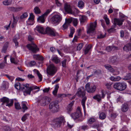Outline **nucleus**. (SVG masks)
Masks as SVG:
<instances>
[{
  "label": "nucleus",
  "mask_w": 131,
  "mask_h": 131,
  "mask_svg": "<svg viewBox=\"0 0 131 131\" xmlns=\"http://www.w3.org/2000/svg\"><path fill=\"white\" fill-rule=\"evenodd\" d=\"M29 85L28 84L24 85H21L19 82H17L15 84V88L18 90L21 89L22 90H24L26 88V89H25V91L27 94L29 95L30 94L31 91L33 90L38 89L39 90L37 91V92L39 90V86H34L29 87Z\"/></svg>",
  "instance_id": "nucleus-1"
},
{
  "label": "nucleus",
  "mask_w": 131,
  "mask_h": 131,
  "mask_svg": "<svg viewBox=\"0 0 131 131\" xmlns=\"http://www.w3.org/2000/svg\"><path fill=\"white\" fill-rule=\"evenodd\" d=\"M57 71V68L53 64L49 65L47 69V73L48 76H53Z\"/></svg>",
  "instance_id": "nucleus-2"
},
{
  "label": "nucleus",
  "mask_w": 131,
  "mask_h": 131,
  "mask_svg": "<svg viewBox=\"0 0 131 131\" xmlns=\"http://www.w3.org/2000/svg\"><path fill=\"white\" fill-rule=\"evenodd\" d=\"M50 101V99L48 97L39 96L37 100V102L40 105L44 106L48 104Z\"/></svg>",
  "instance_id": "nucleus-3"
},
{
  "label": "nucleus",
  "mask_w": 131,
  "mask_h": 131,
  "mask_svg": "<svg viewBox=\"0 0 131 131\" xmlns=\"http://www.w3.org/2000/svg\"><path fill=\"white\" fill-rule=\"evenodd\" d=\"M97 26L96 20L93 22L90 23L89 24V26L88 28L87 33L91 35H93Z\"/></svg>",
  "instance_id": "nucleus-4"
},
{
  "label": "nucleus",
  "mask_w": 131,
  "mask_h": 131,
  "mask_svg": "<svg viewBox=\"0 0 131 131\" xmlns=\"http://www.w3.org/2000/svg\"><path fill=\"white\" fill-rule=\"evenodd\" d=\"M1 101L2 102V104L5 105L6 106H8L9 107L13 104V100L9 99L8 98L4 97L1 99Z\"/></svg>",
  "instance_id": "nucleus-5"
},
{
  "label": "nucleus",
  "mask_w": 131,
  "mask_h": 131,
  "mask_svg": "<svg viewBox=\"0 0 131 131\" xmlns=\"http://www.w3.org/2000/svg\"><path fill=\"white\" fill-rule=\"evenodd\" d=\"M64 121V119L63 116H60L55 120L53 125L55 128L60 127L62 123Z\"/></svg>",
  "instance_id": "nucleus-6"
},
{
  "label": "nucleus",
  "mask_w": 131,
  "mask_h": 131,
  "mask_svg": "<svg viewBox=\"0 0 131 131\" xmlns=\"http://www.w3.org/2000/svg\"><path fill=\"white\" fill-rule=\"evenodd\" d=\"M49 109L53 112H57L59 110V105L56 102H53L51 103L49 105Z\"/></svg>",
  "instance_id": "nucleus-7"
},
{
  "label": "nucleus",
  "mask_w": 131,
  "mask_h": 131,
  "mask_svg": "<svg viewBox=\"0 0 131 131\" xmlns=\"http://www.w3.org/2000/svg\"><path fill=\"white\" fill-rule=\"evenodd\" d=\"M127 84L125 83L116 82L115 83V89L117 90L120 91H123L125 90Z\"/></svg>",
  "instance_id": "nucleus-8"
},
{
  "label": "nucleus",
  "mask_w": 131,
  "mask_h": 131,
  "mask_svg": "<svg viewBox=\"0 0 131 131\" xmlns=\"http://www.w3.org/2000/svg\"><path fill=\"white\" fill-rule=\"evenodd\" d=\"M45 32L46 34L51 36H55L58 35L54 29L49 27H47L46 28Z\"/></svg>",
  "instance_id": "nucleus-9"
},
{
  "label": "nucleus",
  "mask_w": 131,
  "mask_h": 131,
  "mask_svg": "<svg viewBox=\"0 0 131 131\" xmlns=\"http://www.w3.org/2000/svg\"><path fill=\"white\" fill-rule=\"evenodd\" d=\"M85 89L89 93L94 92L96 89V86L94 85L90 86L89 83H87L85 86Z\"/></svg>",
  "instance_id": "nucleus-10"
},
{
  "label": "nucleus",
  "mask_w": 131,
  "mask_h": 131,
  "mask_svg": "<svg viewBox=\"0 0 131 131\" xmlns=\"http://www.w3.org/2000/svg\"><path fill=\"white\" fill-rule=\"evenodd\" d=\"M81 115L80 108L79 107L77 108L76 112L72 113L71 114L70 116L74 119H75L81 116Z\"/></svg>",
  "instance_id": "nucleus-11"
},
{
  "label": "nucleus",
  "mask_w": 131,
  "mask_h": 131,
  "mask_svg": "<svg viewBox=\"0 0 131 131\" xmlns=\"http://www.w3.org/2000/svg\"><path fill=\"white\" fill-rule=\"evenodd\" d=\"M61 16L58 15H55L53 16L51 18V20L52 23L56 24L59 23L62 20Z\"/></svg>",
  "instance_id": "nucleus-12"
},
{
  "label": "nucleus",
  "mask_w": 131,
  "mask_h": 131,
  "mask_svg": "<svg viewBox=\"0 0 131 131\" xmlns=\"http://www.w3.org/2000/svg\"><path fill=\"white\" fill-rule=\"evenodd\" d=\"M76 94L79 97H83L85 95V92L84 88L83 87H81L78 88Z\"/></svg>",
  "instance_id": "nucleus-13"
},
{
  "label": "nucleus",
  "mask_w": 131,
  "mask_h": 131,
  "mask_svg": "<svg viewBox=\"0 0 131 131\" xmlns=\"http://www.w3.org/2000/svg\"><path fill=\"white\" fill-rule=\"evenodd\" d=\"M28 49L31 50L34 53H36L39 50V49L37 47L36 45L34 44H29L27 46Z\"/></svg>",
  "instance_id": "nucleus-14"
},
{
  "label": "nucleus",
  "mask_w": 131,
  "mask_h": 131,
  "mask_svg": "<svg viewBox=\"0 0 131 131\" xmlns=\"http://www.w3.org/2000/svg\"><path fill=\"white\" fill-rule=\"evenodd\" d=\"M101 92L102 96L100 94H97L93 96V98L96 100L98 102L101 101V99L104 98L105 96V92L103 90H102Z\"/></svg>",
  "instance_id": "nucleus-15"
},
{
  "label": "nucleus",
  "mask_w": 131,
  "mask_h": 131,
  "mask_svg": "<svg viewBox=\"0 0 131 131\" xmlns=\"http://www.w3.org/2000/svg\"><path fill=\"white\" fill-rule=\"evenodd\" d=\"M64 8L65 11L69 13L74 14V13L72 11L71 8L69 3H66L64 4Z\"/></svg>",
  "instance_id": "nucleus-16"
},
{
  "label": "nucleus",
  "mask_w": 131,
  "mask_h": 131,
  "mask_svg": "<svg viewBox=\"0 0 131 131\" xmlns=\"http://www.w3.org/2000/svg\"><path fill=\"white\" fill-rule=\"evenodd\" d=\"M35 31H37L39 32L41 34H45L44 32L43 28L40 26H37L35 29Z\"/></svg>",
  "instance_id": "nucleus-17"
},
{
  "label": "nucleus",
  "mask_w": 131,
  "mask_h": 131,
  "mask_svg": "<svg viewBox=\"0 0 131 131\" xmlns=\"http://www.w3.org/2000/svg\"><path fill=\"white\" fill-rule=\"evenodd\" d=\"M123 49L124 51L126 52L131 51V43H128L125 45Z\"/></svg>",
  "instance_id": "nucleus-18"
},
{
  "label": "nucleus",
  "mask_w": 131,
  "mask_h": 131,
  "mask_svg": "<svg viewBox=\"0 0 131 131\" xmlns=\"http://www.w3.org/2000/svg\"><path fill=\"white\" fill-rule=\"evenodd\" d=\"M34 18V16L32 13L30 14V17L28 18V20L27 21V23L28 25H31L32 24L30 23L32 21Z\"/></svg>",
  "instance_id": "nucleus-19"
},
{
  "label": "nucleus",
  "mask_w": 131,
  "mask_h": 131,
  "mask_svg": "<svg viewBox=\"0 0 131 131\" xmlns=\"http://www.w3.org/2000/svg\"><path fill=\"white\" fill-rule=\"evenodd\" d=\"M74 103V102L72 101L67 106V111L68 113H70L72 111V107Z\"/></svg>",
  "instance_id": "nucleus-20"
},
{
  "label": "nucleus",
  "mask_w": 131,
  "mask_h": 131,
  "mask_svg": "<svg viewBox=\"0 0 131 131\" xmlns=\"http://www.w3.org/2000/svg\"><path fill=\"white\" fill-rule=\"evenodd\" d=\"M115 25H116L120 26L123 24V22L124 21V20L121 19H117L115 18Z\"/></svg>",
  "instance_id": "nucleus-21"
},
{
  "label": "nucleus",
  "mask_w": 131,
  "mask_h": 131,
  "mask_svg": "<svg viewBox=\"0 0 131 131\" xmlns=\"http://www.w3.org/2000/svg\"><path fill=\"white\" fill-rule=\"evenodd\" d=\"M122 112H125L127 111L128 109V106L126 103H124L123 104L121 108Z\"/></svg>",
  "instance_id": "nucleus-22"
},
{
  "label": "nucleus",
  "mask_w": 131,
  "mask_h": 131,
  "mask_svg": "<svg viewBox=\"0 0 131 131\" xmlns=\"http://www.w3.org/2000/svg\"><path fill=\"white\" fill-rule=\"evenodd\" d=\"M13 22L11 26L12 28H13L14 27L19 19V17L17 16L15 17L14 15H13Z\"/></svg>",
  "instance_id": "nucleus-23"
},
{
  "label": "nucleus",
  "mask_w": 131,
  "mask_h": 131,
  "mask_svg": "<svg viewBox=\"0 0 131 131\" xmlns=\"http://www.w3.org/2000/svg\"><path fill=\"white\" fill-rule=\"evenodd\" d=\"M81 97L82 98L81 101V104L83 106V108L84 110L85 108V102L87 99V97L85 95Z\"/></svg>",
  "instance_id": "nucleus-24"
},
{
  "label": "nucleus",
  "mask_w": 131,
  "mask_h": 131,
  "mask_svg": "<svg viewBox=\"0 0 131 131\" xmlns=\"http://www.w3.org/2000/svg\"><path fill=\"white\" fill-rule=\"evenodd\" d=\"M23 9V8L21 7H12L10 8V10L12 11L16 12L20 11Z\"/></svg>",
  "instance_id": "nucleus-25"
},
{
  "label": "nucleus",
  "mask_w": 131,
  "mask_h": 131,
  "mask_svg": "<svg viewBox=\"0 0 131 131\" xmlns=\"http://www.w3.org/2000/svg\"><path fill=\"white\" fill-rule=\"evenodd\" d=\"M104 67L107 69L109 71L111 72H113L114 71V69L110 65H104Z\"/></svg>",
  "instance_id": "nucleus-26"
},
{
  "label": "nucleus",
  "mask_w": 131,
  "mask_h": 131,
  "mask_svg": "<svg viewBox=\"0 0 131 131\" xmlns=\"http://www.w3.org/2000/svg\"><path fill=\"white\" fill-rule=\"evenodd\" d=\"M51 59L52 61L56 64L58 63L60 61V60L57 57H52Z\"/></svg>",
  "instance_id": "nucleus-27"
},
{
  "label": "nucleus",
  "mask_w": 131,
  "mask_h": 131,
  "mask_svg": "<svg viewBox=\"0 0 131 131\" xmlns=\"http://www.w3.org/2000/svg\"><path fill=\"white\" fill-rule=\"evenodd\" d=\"M71 95V94H58L57 95V97L58 98H63L67 97H69Z\"/></svg>",
  "instance_id": "nucleus-28"
},
{
  "label": "nucleus",
  "mask_w": 131,
  "mask_h": 131,
  "mask_svg": "<svg viewBox=\"0 0 131 131\" xmlns=\"http://www.w3.org/2000/svg\"><path fill=\"white\" fill-rule=\"evenodd\" d=\"M92 47V46L91 45H88L85 49L84 52L85 54H87L91 48Z\"/></svg>",
  "instance_id": "nucleus-29"
},
{
  "label": "nucleus",
  "mask_w": 131,
  "mask_h": 131,
  "mask_svg": "<svg viewBox=\"0 0 131 131\" xmlns=\"http://www.w3.org/2000/svg\"><path fill=\"white\" fill-rule=\"evenodd\" d=\"M87 18L86 16L84 15L80 16V20L81 23H84L86 20Z\"/></svg>",
  "instance_id": "nucleus-30"
},
{
  "label": "nucleus",
  "mask_w": 131,
  "mask_h": 131,
  "mask_svg": "<svg viewBox=\"0 0 131 131\" xmlns=\"http://www.w3.org/2000/svg\"><path fill=\"white\" fill-rule=\"evenodd\" d=\"M106 116V115L104 113L101 112L99 114V118L101 119H104L105 118Z\"/></svg>",
  "instance_id": "nucleus-31"
},
{
  "label": "nucleus",
  "mask_w": 131,
  "mask_h": 131,
  "mask_svg": "<svg viewBox=\"0 0 131 131\" xmlns=\"http://www.w3.org/2000/svg\"><path fill=\"white\" fill-rule=\"evenodd\" d=\"M10 59L11 62L15 64H17L18 62L17 59L13 57H10Z\"/></svg>",
  "instance_id": "nucleus-32"
},
{
  "label": "nucleus",
  "mask_w": 131,
  "mask_h": 131,
  "mask_svg": "<svg viewBox=\"0 0 131 131\" xmlns=\"http://www.w3.org/2000/svg\"><path fill=\"white\" fill-rule=\"evenodd\" d=\"M45 17L43 16L42 15L38 17L37 19L38 20L39 22L44 23L45 21Z\"/></svg>",
  "instance_id": "nucleus-33"
},
{
  "label": "nucleus",
  "mask_w": 131,
  "mask_h": 131,
  "mask_svg": "<svg viewBox=\"0 0 131 131\" xmlns=\"http://www.w3.org/2000/svg\"><path fill=\"white\" fill-rule=\"evenodd\" d=\"M34 71L36 73L39 79V81H41L42 79V76L38 70L36 69H34Z\"/></svg>",
  "instance_id": "nucleus-34"
},
{
  "label": "nucleus",
  "mask_w": 131,
  "mask_h": 131,
  "mask_svg": "<svg viewBox=\"0 0 131 131\" xmlns=\"http://www.w3.org/2000/svg\"><path fill=\"white\" fill-rule=\"evenodd\" d=\"M33 57L34 58H36V59L39 60L41 61H42L43 60V57L42 56L39 55H34Z\"/></svg>",
  "instance_id": "nucleus-35"
},
{
  "label": "nucleus",
  "mask_w": 131,
  "mask_h": 131,
  "mask_svg": "<svg viewBox=\"0 0 131 131\" xmlns=\"http://www.w3.org/2000/svg\"><path fill=\"white\" fill-rule=\"evenodd\" d=\"M8 44L9 43L8 42H6L5 43L2 49V51L3 52H5L8 47Z\"/></svg>",
  "instance_id": "nucleus-36"
},
{
  "label": "nucleus",
  "mask_w": 131,
  "mask_h": 131,
  "mask_svg": "<svg viewBox=\"0 0 131 131\" xmlns=\"http://www.w3.org/2000/svg\"><path fill=\"white\" fill-rule=\"evenodd\" d=\"M59 88V86L58 85H56L55 86L54 90L53 91L52 93L53 95L56 96L57 95L58 89Z\"/></svg>",
  "instance_id": "nucleus-37"
},
{
  "label": "nucleus",
  "mask_w": 131,
  "mask_h": 131,
  "mask_svg": "<svg viewBox=\"0 0 131 131\" xmlns=\"http://www.w3.org/2000/svg\"><path fill=\"white\" fill-rule=\"evenodd\" d=\"M8 83L6 81H3L2 87L3 90H4L5 89L7 88L8 86Z\"/></svg>",
  "instance_id": "nucleus-38"
},
{
  "label": "nucleus",
  "mask_w": 131,
  "mask_h": 131,
  "mask_svg": "<svg viewBox=\"0 0 131 131\" xmlns=\"http://www.w3.org/2000/svg\"><path fill=\"white\" fill-rule=\"evenodd\" d=\"M131 78V73H128L126 76H125L123 79L124 80H128Z\"/></svg>",
  "instance_id": "nucleus-39"
},
{
  "label": "nucleus",
  "mask_w": 131,
  "mask_h": 131,
  "mask_svg": "<svg viewBox=\"0 0 131 131\" xmlns=\"http://www.w3.org/2000/svg\"><path fill=\"white\" fill-rule=\"evenodd\" d=\"M28 16V14L27 13L25 12L20 17L19 19H23L27 17Z\"/></svg>",
  "instance_id": "nucleus-40"
},
{
  "label": "nucleus",
  "mask_w": 131,
  "mask_h": 131,
  "mask_svg": "<svg viewBox=\"0 0 131 131\" xmlns=\"http://www.w3.org/2000/svg\"><path fill=\"white\" fill-rule=\"evenodd\" d=\"M3 3L5 5L8 6L11 4V2L9 0H5L3 2Z\"/></svg>",
  "instance_id": "nucleus-41"
},
{
  "label": "nucleus",
  "mask_w": 131,
  "mask_h": 131,
  "mask_svg": "<svg viewBox=\"0 0 131 131\" xmlns=\"http://www.w3.org/2000/svg\"><path fill=\"white\" fill-rule=\"evenodd\" d=\"M95 121L96 119L95 118L91 117L88 120V122L89 124H92L95 122Z\"/></svg>",
  "instance_id": "nucleus-42"
},
{
  "label": "nucleus",
  "mask_w": 131,
  "mask_h": 131,
  "mask_svg": "<svg viewBox=\"0 0 131 131\" xmlns=\"http://www.w3.org/2000/svg\"><path fill=\"white\" fill-rule=\"evenodd\" d=\"M34 10L35 13L36 14H40L41 12L40 9L37 7H36L34 8Z\"/></svg>",
  "instance_id": "nucleus-43"
},
{
  "label": "nucleus",
  "mask_w": 131,
  "mask_h": 131,
  "mask_svg": "<svg viewBox=\"0 0 131 131\" xmlns=\"http://www.w3.org/2000/svg\"><path fill=\"white\" fill-rule=\"evenodd\" d=\"M21 104L22 107L23 109L24 110V112L25 110H27L28 109V108L27 107L25 102H22Z\"/></svg>",
  "instance_id": "nucleus-44"
},
{
  "label": "nucleus",
  "mask_w": 131,
  "mask_h": 131,
  "mask_svg": "<svg viewBox=\"0 0 131 131\" xmlns=\"http://www.w3.org/2000/svg\"><path fill=\"white\" fill-rule=\"evenodd\" d=\"M15 106L16 109L19 110L21 108L19 103L18 102L15 103Z\"/></svg>",
  "instance_id": "nucleus-45"
},
{
  "label": "nucleus",
  "mask_w": 131,
  "mask_h": 131,
  "mask_svg": "<svg viewBox=\"0 0 131 131\" xmlns=\"http://www.w3.org/2000/svg\"><path fill=\"white\" fill-rule=\"evenodd\" d=\"M84 5L83 2L81 1H79L78 3V6L79 8H82Z\"/></svg>",
  "instance_id": "nucleus-46"
},
{
  "label": "nucleus",
  "mask_w": 131,
  "mask_h": 131,
  "mask_svg": "<svg viewBox=\"0 0 131 131\" xmlns=\"http://www.w3.org/2000/svg\"><path fill=\"white\" fill-rule=\"evenodd\" d=\"M72 22L74 25L75 26H77L78 23V19H77L74 18H72Z\"/></svg>",
  "instance_id": "nucleus-47"
},
{
  "label": "nucleus",
  "mask_w": 131,
  "mask_h": 131,
  "mask_svg": "<svg viewBox=\"0 0 131 131\" xmlns=\"http://www.w3.org/2000/svg\"><path fill=\"white\" fill-rule=\"evenodd\" d=\"M74 29L72 27L71 28L69 36L70 37H72L73 36V35L74 32Z\"/></svg>",
  "instance_id": "nucleus-48"
},
{
  "label": "nucleus",
  "mask_w": 131,
  "mask_h": 131,
  "mask_svg": "<svg viewBox=\"0 0 131 131\" xmlns=\"http://www.w3.org/2000/svg\"><path fill=\"white\" fill-rule=\"evenodd\" d=\"M114 47V46H108L107 47L106 49L108 52H110L111 51Z\"/></svg>",
  "instance_id": "nucleus-49"
},
{
  "label": "nucleus",
  "mask_w": 131,
  "mask_h": 131,
  "mask_svg": "<svg viewBox=\"0 0 131 131\" xmlns=\"http://www.w3.org/2000/svg\"><path fill=\"white\" fill-rule=\"evenodd\" d=\"M104 18L105 20L106 24L107 25L109 24V20L108 18L107 17V16L106 15L104 16Z\"/></svg>",
  "instance_id": "nucleus-50"
},
{
  "label": "nucleus",
  "mask_w": 131,
  "mask_h": 131,
  "mask_svg": "<svg viewBox=\"0 0 131 131\" xmlns=\"http://www.w3.org/2000/svg\"><path fill=\"white\" fill-rule=\"evenodd\" d=\"M73 18L71 17L69 18L66 19V22L69 25L72 21Z\"/></svg>",
  "instance_id": "nucleus-51"
},
{
  "label": "nucleus",
  "mask_w": 131,
  "mask_h": 131,
  "mask_svg": "<svg viewBox=\"0 0 131 131\" xmlns=\"http://www.w3.org/2000/svg\"><path fill=\"white\" fill-rule=\"evenodd\" d=\"M67 59H64L61 62L62 66L64 67H66Z\"/></svg>",
  "instance_id": "nucleus-52"
},
{
  "label": "nucleus",
  "mask_w": 131,
  "mask_h": 131,
  "mask_svg": "<svg viewBox=\"0 0 131 131\" xmlns=\"http://www.w3.org/2000/svg\"><path fill=\"white\" fill-rule=\"evenodd\" d=\"M17 40V38L16 36L13 39V41L15 43V45L16 46H18V43Z\"/></svg>",
  "instance_id": "nucleus-53"
},
{
  "label": "nucleus",
  "mask_w": 131,
  "mask_h": 131,
  "mask_svg": "<svg viewBox=\"0 0 131 131\" xmlns=\"http://www.w3.org/2000/svg\"><path fill=\"white\" fill-rule=\"evenodd\" d=\"M83 46V43H81L79 44L77 47V50H80L82 48Z\"/></svg>",
  "instance_id": "nucleus-54"
},
{
  "label": "nucleus",
  "mask_w": 131,
  "mask_h": 131,
  "mask_svg": "<svg viewBox=\"0 0 131 131\" xmlns=\"http://www.w3.org/2000/svg\"><path fill=\"white\" fill-rule=\"evenodd\" d=\"M5 75L11 81H13L14 79V77L13 76H9L8 74H5Z\"/></svg>",
  "instance_id": "nucleus-55"
},
{
  "label": "nucleus",
  "mask_w": 131,
  "mask_h": 131,
  "mask_svg": "<svg viewBox=\"0 0 131 131\" xmlns=\"http://www.w3.org/2000/svg\"><path fill=\"white\" fill-rule=\"evenodd\" d=\"M120 69L119 68L115 67V75L118 74L119 73Z\"/></svg>",
  "instance_id": "nucleus-56"
},
{
  "label": "nucleus",
  "mask_w": 131,
  "mask_h": 131,
  "mask_svg": "<svg viewBox=\"0 0 131 131\" xmlns=\"http://www.w3.org/2000/svg\"><path fill=\"white\" fill-rule=\"evenodd\" d=\"M56 4L58 6H61L62 4L59 0H55Z\"/></svg>",
  "instance_id": "nucleus-57"
},
{
  "label": "nucleus",
  "mask_w": 131,
  "mask_h": 131,
  "mask_svg": "<svg viewBox=\"0 0 131 131\" xmlns=\"http://www.w3.org/2000/svg\"><path fill=\"white\" fill-rule=\"evenodd\" d=\"M50 12V10H49L48 9L47 10L46 12H45L42 15L45 17H46L48 15L49 13Z\"/></svg>",
  "instance_id": "nucleus-58"
},
{
  "label": "nucleus",
  "mask_w": 131,
  "mask_h": 131,
  "mask_svg": "<svg viewBox=\"0 0 131 131\" xmlns=\"http://www.w3.org/2000/svg\"><path fill=\"white\" fill-rule=\"evenodd\" d=\"M115 30L114 27H112L111 28L108 29V32L110 33L113 32Z\"/></svg>",
  "instance_id": "nucleus-59"
},
{
  "label": "nucleus",
  "mask_w": 131,
  "mask_h": 131,
  "mask_svg": "<svg viewBox=\"0 0 131 131\" xmlns=\"http://www.w3.org/2000/svg\"><path fill=\"white\" fill-rule=\"evenodd\" d=\"M5 66V63L4 62H2L0 64V69H3Z\"/></svg>",
  "instance_id": "nucleus-60"
},
{
  "label": "nucleus",
  "mask_w": 131,
  "mask_h": 131,
  "mask_svg": "<svg viewBox=\"0 0 131 131\" xmlns=\"http://www.w3.org/2000/svg\"><path fill=\"white\" fill-rule=\"evenodd\" d=\"M27 114H25L22 117L21 119L22 121L24 122L26 119L27 118Z\"/></svg>",
  "instance_id": "nucleus-61"
},
{
  "label": "nucleus",
  "mask_w": 131,
  "mask_h": 131,
  "mask_svg": "<svg viewBox=\"0 0 131 131\" xmlns=\"http://www.w3.org/2000/svg\"><path fill=\"white\" fill-rule=\"evenodd\" d=\"M114 118L115 117L114 116V114H111L110 118V120H111V121H113L114 120Z\"/></svg>",
  "instance_id": "nucleus-62"
},
{
  "label": "nucleus",
  "mask_w": 131,
  "mask_h": 131,
  "mask_svg": "<svg viewBox=\"0 0 131 131\" xmlns=\"http://www.w3.org/2000/svg\"><path fill=\"white\" fill-rule=\"evenodd\" d=\"M111 84L108 83H105V85L108 89H110Z\"/></svg>",
  "instance_id": "nucleus-63"
},
{
  "label": "nucleus",
  "mask_w": 131,
  "mask_h": 131,
  "mask_svg": "<svg viewBox=\"0 0 131 131\" xmlns=\"http://www.w3.org/2000/svg\"><path fill=\"white\" fill-rule=\"evenodd\" d=\"M69 25L68 24L65 22V23L62 26L63 28L64 29H66L68 28Z\"/></svg>",
  "instance_id": "nucleus-64"
}]
</instances>
